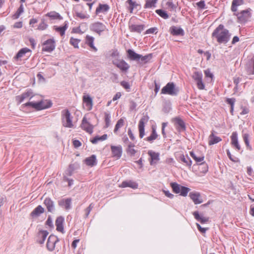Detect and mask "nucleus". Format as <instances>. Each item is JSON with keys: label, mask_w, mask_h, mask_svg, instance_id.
<instances>
[{"label": "nucleus", "mask_w": 254, "mask_h": 254, "mask_svg": "<svg viewBox=\"0 0 254 254\" xmlns=\"http://www.w3.org/2000/svg\"><path fill=\"white\" fill-rule=\"evenodd\" d=\"M231 35L229 30L223 24H220L213 30L211 38L219 44L226 45L229 42Z\"/></svg>", "instance_id": "f257e3e1"}, {"label": "nucleus", "mask_w": 254, "mask_h": 254, "mask_svg": "<svg viewBox=\"0 0 254 254\" xmlns=\"http://www.w3.org/2000/svg\"><path fill=\"white\" fill-rule=\"evenodd\" d=\"M252 9L248 8L245 10H242L240 12L234 13L237 17V22L240 23H247L252 17Z\"/></svg>", "instance_id": "f03ea898"}, {"label": "nucleus", "mask_w": 254, "mask_h": 254, "mask_svg": "<svg viewBox=\"0 0 254 254\" xmlns=\"http://www.w3.org/2000/svg\"><path fill=\"white\" fill-rule=\"evenodd\" d=\"M179 90L176 87L173 82H168L161 89V93L163 94H168L172 96H177L178 94Z\"/></svg>", "instance_id": "7ed1b4c3"}, {"label": "nucleus", "mask_w": 254, "mask_h": 254, "mask_svg": "<svg viewBox=\"0 0 254 254\" xmlns=\"http://www.w3.org/2000/svg\"><path fill=\"white\" fill-rule=\"evenodd\" d=\"M72 117L68 110H63L62 112V121L63 126L66 127L72 128L73 125L72 122Z\"/></svg>", "instance_id": "20e7f679"}, {"label": "nucleus", "mask_w": 254, "mask_h": 254, "mask_svg": "<svg viewBox=\"0 0 254 254\" xmlns=\"http://www.w3.org/2000/svg\"><path fill=\"white\" fill-rule=\"evenodd\" d=\"M89 29L93 32L101 35L103 32L107 30L106 26L103 23L97 21L91 23L89 26Z\"/></svg>", "instance_id": "39448f33"}, {"label": "nucleus", "mask_w": 254, "mask_h": 254, "mask_svg": "<svg viewBox=\"0 0 254 254\" xmlns=\"http://www.w3.org/2000/svg\"><path fill=\"white\" fill-rule=\"evenodd\" d=\"M35 96L34 93L31 89L26 90L24 92L20 95L15 97V100L18 104H21L25 99H29L31 100Z\"/></svg>", "instance_id": "423d86ee"}, {"label": "nucleus", "mask_w": 254, "mask_h": 254, "mask_svg": "<svg viewBox=\"0 0 254 254\" xmlns=\"http://www.w3.org/2000/svg\"><path fill=\"white\" fill-rule=\"evenodd\" d=\"M59 242V239L55 235H51L48 239L46 244L47 249L50 251H53L55 249L56 244Z\"/></svg>", "instance_id": "0eeeda50"}, {"label": "nucleus", "mask_w": 254, "mask_h": 254, "mask_svg": "<svg viewBox=\"0 0 254 254\" xmlns=\"http://www.w3.org/2000/svg\"><path fill=\"white\" fill-rule=\"evenodd\" d=\"M31 50L28 48H23L21 49L13 59L16 61L21 60V58L26 57V59L29 58L31 55Z\"/></svg>", "instance_id": "6e6552de"}, {"label": "nucleus", "mask_w": 254, "mask_h": 254, "mask_svg": "<svg viewBox=\"0 0 254 254\" xmlns=\"http://www.w3.org/2000/svg\"><path fill=\"white\" fill-rule=\"evenodd\" d=\"M149 120V117L148 116H143L138 124V130H139V136L140 138H143L145 134L144 127L145 124H146Z\"/></svg>", "instance_id": "1a4fd4ad"}, {"label": "nucleus", "mask_w": 254, "mask_h": 254, "mask_svg": "<svg viewBox=\"0 0 254 254\" xmlns=\"http://www.w3.org/2000/svg\"><path fill=\"white\" fill-rule=\"evenodd\" d=\"M43 45L45 46L42 48V51L51 53L53 51L56 47V42L53 38L49 39L45 41Z\"/></svg>", "instance_id": "9d476101"}, {"label": "nucleus", "mask_w": 254, "mask_h": 254, "mask_svg": "<svg viewBox=\"0 0 254 254\" xmlns=\"http://www.w3.org/2000/svg\"><path fill=\"white\" fill-rule=\"evenodd\" d=\"M113 64L123 72H127L130 67L124 60H115L113 61Z\"/></svg>", "instance_id": "9b49d317"}, {"label": "nucleus", "mask_w": 254, "mask_h": 254, "mask_svg": "<svg viewBox=\"0 0 254 254\" xmlns=\"http://www.w3.org/2000/svg\"><path fill=\"white\" fill-rule=\"evenodd\" d=\"M174 122L177 130L179 132L186 130V127L184 121L179 117H176L174 119Z\"/></svg>", "instance_id": "f8f14e48"}, {"label": "nucleus", "mask_w": 254, "mask_h": 254, "mask_svg": "<svg viewBox=\"0 0 254 254\" xmlns=\"http://www.w3.org/2000/svg\"><path fill=\"white\" fill-rule=\"evenodd\" d=\"M43 203L46 207L48 212L54 213L55 211L56 207L55 202L51 198L46 197L44 199Z\"/></svg>", "instance_id": "ddd939ff"}, {"label": "nucleus", "mask_w": 254, "mask_h": 254, "mask_svg": "<svg viewBox=\"0 0 254 254\" xmlns=\"http://www.w3.org/2000/svg\"><path fill=\"white\" fill-rule=\"evenodd\" d=\"M111 150L114 157L116 158L117 159H119L121 157L123 152L122 147L121 145H111Z\"/></svg>", "instance_id": "4468645a"}, {"label": "nucleus", "mask_w": 254, "mask_h": 254, "mask_svg": "<svg viewBox=\"0 0 254 254\" xmlns=\"http://www.w3.org/2000/svg\"><path fill=\"white\" fill-rule=\"evenodd\" d=\"M49 232L47 230H40L36 236V241L40 244H43L47 238Z\"/></svg>", "instance_id": "2eb2a0df"}, {"label": "nucleus", "mask_w": 254, "mask_h": 254, "mask_svg": "<svg viewBox=\"0 0 254 254\" xmlns=\"http://www.w3.org/2000/svg\"><path fill=\"white\" fill-rule=\"evenodd\" d=\"M58 205L66 210H68L71 208V199L68 198L66 199L62 198L58 200Z\"/></svg>", "instance_id": "dca6fc26"}, {"label": "nucleus", "mask_w": 254, "mask_h": 254, "mask_svg": "<svg viewBox=\"0 0 254 254\" xmlns=\"http://www.w3.org/2000/svg\"><path fill=\"white\" fill-rule=\"evenodd\" d=\"M189 196L195 204H200L203 202L202 199L200 198V194L198 192H190L189 193Z\"/></svg>", "instance_id": "f3484780"}, {"label": "nucleus", "mask_w": 254, "mask_h": 254, "mask_svg": "<svg viewBox=\"0 0 254 254\" xmlns=\"http://www.w3.org/2000/svg\"><path fill=\"white\" fill-rule=\"evenodd\" d=\"M64 217L60 216L57 218L55 222V225L56 226V230L62 233H64Z\"/></svg>", "instance_id": "a211bd4d"}, {"label": "nucleus", "mask_w": 254, "mask_h": 254, "mask_svg": "<svg viewBox=\"0 0 254 254\" xmlns=\"http://www.w3.org/2000/svg\"><path fill=\"white\" fill-rule=\"evenodd\" d=\"M81 127L83 130L90 134L93 132V126L87 122L85 117H84L82 119Z\"/></svg>", "instance_id": "6ab92c4d"}, {"label": "nucleus", "mask_w": 254, "mask_h": 254, "mask_svg": "<svg viewBox=\"0 0 254 254\" xmlns=\"http://www.w3.org/2000/svg\"><path fill=\"white\" fill-rule=\"evenodd\" d=\"M127 58L130 60L135 61L137 62H140V58L141 57V55L136 53L132 49H128L127 51Z\"/></svg>", "instance_id": "aec40b11"}, {"label": "nucleus", "mask_w": 254, "mask_h": 254, "mask_svg": "<svg viewBox=\"0 0 254 254\" xmlns=\"http://www.w3.org/2000/svg\"><path fill=\"white\" fill-rule=\"evenodd\" d=\"M179 162L184 163L186 166L190 168L192 164V161L187 155L181 154L178 158Z\"/></svg>", "instance_id": "412c9836"}, {"label": "nucleus", "mask_w": 254, "mask_h": 254, "mask_svg": "<svg viewBox=\"0 0 254 254\" xmlns=\"http://www.w3.org/2000/svg\"><path fill=\"white\" fill-rule=\"evenodd\" d=\"M170 32L173 36H181L185 35L184 30L181 27L172 26L170 28Z\"/></svg>", "instance_id": "4be33fe9"}, {"label": "nucleus", "mask_w": 254, "mask_h": 254, "mask_svg": "<svg viewBox=\"0 0 254 254\" xmlns=\"http://www.w3.org/2000/svg\"><path fill=\"white\" fill-rule=\"evenodd\" d=\"M148 154L150 157V159L149 160L150 164L152 165L154 163H156L157 161H159L160 154L158 152H155L152 150H149L148 152Z\"/></svg>", "instance_id": "5701e85b"}, {"label": "nucleus", "mask_w": 254, "mask_h": 254, "mask_svg": "<svg viewBox=\"0 0 254 254\" xmlns=\"http://www.w3.org/2000/svg\"><path fill=\"white\" fill-rule=\"evenodd\" d=\"M214 132L215 131L214 130H212L211 132V134L209 136V145H212L216 144L222 140V139L220 137L215 135Z\"/></svg>", "instance_id": "b1692460"}, {"label": "nucleus", "mask_w": 254, "mask_h": 254, "mask_svg": "<svg viewBox=\"0 0 254 254\" xmlns=\"http://www.w3.org/2000/svg\"><path fill=\"white\" fill-rule=\"evenodd\" d=\"M138 187V184L131 180L123 181L120 185V187L121 188H124L129 187L133 189H136Z\"/></svg>", "instance_id": "393cba45"}, {"label": "nucleus", "mask_w": 254, "mask_h": 254, "mask_svg": "<svg viewBox=\"0 0 254 254\" xmlns=\"http://www.w3.org/2000/svg\"><path fill=\"white\" fill-rule=\"evenodd\" d=\"M80 166L78 163H74L73 164H71L69 165L68 168L65 172V174L66 176H71L74 172V171L76 170H77L79 168Z\"/></svg>", "instance_id": "a878e982"}, {"label": "nucleus", "mask_w": 254, "mask_h": 254, "mask_svg": "<svg viewBox=\"0 0 254 254\" xmlns=\"http://www.w3.org/2000/svg\"><path fill=\"white\" fill-rule=\"evenodd\" d=\"M45 211L44 208L40 205H38L30 213V216L33 218H37L43 213Z\"/></svg>", "instance_id": "bb28decb"}, {"label": "nucleus", "mask_w": 254, "mask_h": 254, "mask_svg": "<svg viewBox=\"0 0 254 254\" xmlns=\"http://www.w3.org/2000/svg\"><path fill=\"white\" fill-rule=\"evenodd\" d=\"M109 9L110 6L108 4L99 3L96 9L95 13L97 15L99 14L100 13H106Z\"/></svg>", "instance_id": "cd10ccee"}, {"label": "nucleus", "mask_w": 254, "mask_h": 254, "mask_svg": "<svg viewBox=\"0 0 254 254\" xmlns=\"http://www.w3.org/2000/svg\"><path fill=\"white\" fill-rule=\"evenodd\" d=\"M94 38L90 35L85 37V43L91 48L94 52L97 51V48L94 45Z\"/></svg>", "instance_id": "c85d7f7f"}, {"label": "nucleus", "mask_w": 254, "mask_h": 254, "mask_svg": "<svg viewBox=\"0 0 254 254\" xmlns=\"http://www.w3.org/2000/svg\"><path fill=\"white\" fill-rule=\"evenodd\" d=\"M246 71L248 75H254V56L250 59L247 64Z\"/></svg>", "instance_id": "c756f323"}, {"label": "nucleus", "mask_w": 254, "mask_h": 254, "mask_svg": "<svg viewBox=\"0 0 254 254\" xmlns=\"http://www.w3.org/2000/svg\"><path fill=\"white\" fill-rule=\"evenodd\" d=\"M144 27L145 26L143 24H131L129 25V29L131 32L140 33L144 30Z\"/></svg>", "instance_id": "7c9ffc66"}, {"label": "nucleus", "mask_w": 254, "mask_h": 254, "mask_svg": "<svg viewBox=\"0 0 254 254\" xmlns=\"http://www.w3.org/2000/svg\"><path fill=\"white\" fill-rule=\"evenodd\" d=\"M68 28V22L65 21L63 26H54V29L58 32H59L61 36H63L65 34V31Z\"/></svg>", "instance_id": "2f4dec72"}, {"label": "nucleus", "mask_w": 254, "mask_h": 254, "mask_svg": "<svg viewBox=\"0 0 254 254\" xmlns=\"http://www.w3.org/2000/svg\"><path fill=\"white\" fill-rule=\"evenodd\" d=\"M231 138L232 144L235 146L237 150H240L241 146L238 142V133L236 131H234L232 133Z\"/></svg>", "instance_id": "473e14b6"}, {"label": "nucleus", "mask_w": 254, "mask_h": 254, "mask_svg": "<svg viewBox=\"0 0 254 254\" xmlns=\"http://www.w3.org/2000/svg\"><path fill=\"white\" fill-rule=\"evenodd\" d=\"M85 163L89 166H94L97 164L96 156L95 155H92L91 156L86 158L84 160Z\"/></svg>", "instance_id": "72a5a7b5"}, {"label": "nucleus", "mask_w": 254, "mask_h": 254, "mask_svg": "<svg viewBox=\"0 0 254 254\" xmlns=\"http://www.w3.org/2000/svg\"><path fill=\"white\" fill-rule=\"evenodd\" d=\"M39 105V110L47 109L51 107L52 105V103L50 101L48 100H41L37 102Z\"/></svg>", "instance_id": "f704fd0d"}, {"label": "nucleus", "mask_w": 254, "mask_h": 254, "mask_svg": "<svg viewBox=\"0 0 254 254\" xmlns=\"http://www.w3.org/2000/svg\"><path fill=\"white\" fill-rule=\"evenodd\" d=\"M194 218L198 221H199L201 224H204L207 222L209 220L208 217H202L200 215L198 211H195L192 213Z\"/></svg>", "instance_id": "c9c22d12"}, {"label": "nucleus", "mask_w": 254, "mask_h": 254, "mask_svg": "<svg viewBox=\"0 0 254 254\" xmlns=\"http://www.w3.org/2000/svg\"><path fill=\"white\" fill-rule=\"evenodd\" d=\"M83 102L85 104L86 106L89 108V110L92 109L93 101L92 98L89 95H86L83 96Z\"/></svg>", "instance_id": "e433bc0d"}, {"label": "nucleus", "mask_w": 254, "mask_h": 254, "mask_svg": "<svg viewBox=\"0 0 254 254\" xmlns=\"http://www.w3.org/2000/svg\"><path fill=\"white\" fill-rule=\"evenodd\" d=\"M158 136V135L156 131L155 128L152 127V131H151V134L149 136L145 138L144 140H145L150 143H152L153 140H155L157 138Z\"/></svg>", "instance_id": "4c0bfd02"}, {"label": "nucleus", "mask_w": 254, "mask_h": 254, "mask_svg": "<svg viewBox=\"0 0 254 254\" xmlns=\"http://www.w3.org/2000/svg\"><path fill=\"white\" fill-rule=\"evenodd\" d=\"M243 3V0H233L231 5V10L233 12H236L237 11V7L242 5Z\"/></svg>", "instance_id": "58836bf2"}, {"label": "nucleus", "mask_w": 254, "mask_h": 254, "mask_svg": "<svg viewBox=\"0 0 254 254\" xmlns=\"http://www.w3.org/2000/svg\"><path fill=\"white\" fill-rule=\"evenodd\" d=\"M46 16L50 17L52 19L61 20L63 19L62 16L59 13L55 11L48 12L46 14Z\"/></svg>", "instance_id": "ea45409f"}, {"label": "nucleus", "mask_w": 254, "mask_h": 254, "mask_svg": "<svg viewBox=\"0 0 254 254\" xmlns=\"http://www.w3.org/2000/svg\"><path fill=\"white\" fill-rule=\"evenodd\" d=\"M158 0H145V4L144 5V8L155 7Z\"/></svg>", "instance_id": "a19ab883"}, {"label": "nucleus", "mask_w": 254, "mask_h": 254, "mask_svg": "<svg viewBox=\"0 0 254 254\" xmlns=\"http://www.w3.org/2000/svg\"><path fill=\"white\" fill-rule=\"evenodd\" d=\"M170 186L173 190V191L175 193H179L181 190L182 186L178 184L176 182H172L170 184Z\"/></svg>", "instance_id": "79ce46f5"}, {"label": "nucleus", "mask_w": 254, "mask_h": 254, "mask_svg": "<svg viewBox=\"0 0 254 254\" xmlns=\"http://www.w3.org/2000/svg\"><path fill=\"white\" fill-rule=\"evenodd\" d=\"M152 54H149L144 56L141 55V57L140 58V62L139 63L141 64H146L149 61H150L152 59Z\"/></svg>", "instance_id": "37998d69"}, {"label": "nucleus", "mask_w": 254, "mask_h": 254, "mask_svg": "<svg viewBox=\"0 0 254 254\" xmlns=\"http://www.w3.org/2000/svg\"><path fill=\"white\" fill-rule=\"evenodd\" d=\"M243 137L244 142L246 145L247 149L250 151L252 150V147L250 144V142H249V134L244 133L243 134Z\"/></svg>", "instance_id": "c03bdc74"}, {"label": "nucleus", "mask_w": 254, "mask_h": 254, "mask_svg": "<svg viewBox=\"0 0 254 254\" xmlns=\"http://www.w3.org/2000/svg\"><path fill=\"white\" fill-rule=\"evenodd\" d=\"M155 12L157 14H158L160 17L162 18L166 19L169 17V16L167 12L161 9H156Z\"/></svg>", "instance_id": "a18cd8bd"}, {"label": "nucleus", "mask_w": 254, "mask_h": 254, "mask_svg": "<svg viewBox=\"0 0 254 254\" xmlns=\"http://www.w3.org/2000/svg\"><path fill=\"white\" fill-rule=\"evenodd\" d=\"M24 12V7L22 4H21L16 12L13 15V19H17L20 15Z\"/></svg>", "instance_id": "49530a36"}, {"label": "nucleus", "mask_w": 254, "mask_h": 254, "mask_svg": "<svg viewBox=\"0 0 254 254\" xmlns=\"http://www.w3.org/2000/svg\"><path fill=\"white\" fill-rule=\"evenodd\" d=\"M202 73L201 71H196L193 72L192 77L196 82L202 79Z\"/></svg>", "instance_id": "de8ad7c7"}, {"label": "nucleus", "mask_w": 254, "mask_h": 254, "mask_svg": "<svg viewBox=\"0 0 254 254\" xmlns=\"http://www.w3.org/2000/svg\"><path fill=\"white\" fill-rule=\"evenodd\" d=\"M104 118H105V128H107L110 126L111 122V116L109 113L108 112L104 113Z\"/></svg>", "instance_id": "09e8293b"}, {"label": "nucleus", "mask_w": 254, "mask_h": 254, "mask_svg": "<svg viewBox=\"0 0 254 254\" xmlns=\"http://www.w3.org/2000/svg\"><path fill=\"white\" fill-rule=\"evenodd\" d=\"M124 125V120L122 118H121L120 120H119L115 126L114 132L115 133H116L118 130L120 128L123 127Z\"/></svg>", "instance_id": "8fccbe9b"}, {"label": "nucleus", "mask_w": 254, "mask_h": 254, "mask_svg": "<svg viewBox=\"0 0 254 254\" xmlns=\"http://www.w3.org/2000/svg\"><path fill=\"white\" fill-rule=\"evenodd\" d=\"M39 105L37 102H28L22 105L23 107H31L37 111L39 110Z\"/></svg>", "instance_id": "3c124183"}, {"label": "nucleus", "mask_w": 254, "mask_h": 254, "mask_svg": "<svg viewBox=\"0 0 254 254\" xmlns=\"http://www.w3.org/2000/svg\"><path fill=\"white\" fill-rule=\"evenodd\" d=\"M127 2L129 5V10L130 12H132V10L134 8H137L138 6H140V5L137 4L135 1H133L132 0H127Z\"/></svg>", "instance_id": "603ef678"}, {"label": "nucleus", "mask_w": 254, "mask_h": 254, "mask_svg": "<svg viewBox=\"0 0 254 254\" xmlns=\"http://www.w3.org/2000/svg\"><path fill=\"white\" fill-rule=\"evenodd\" d=\"M190 154L191 156V157L196 162H200L204 160V156H200L197 157L195 154L193 152L191 151L190 152Z\"/></svg>", "instance_id": "864d4df0"}, {"label": "nucleus", "mask_w": 254, "mask_h": 254, "mask_svg": "<svg viewBox=\"0 0 254 254\" xmlns=\"http://www.w3.org/2000/svg\"><path fill=\"white\" fill-rule=\"evenodd\" d=\"M236 101V100L234 98H227L226 100V102L227 104L230 105L231 106V110L230 112L232 114L234 111V104Z\"/></svg>", "instance_id": "5fc2aeb1"}, {"label": "nucleus", "mask_w": 254, "mask_h": 254, "mask_svg": "<svg viewBox=\"0 0 254 254\" xmlns=\"http://www.w3.org/2000/svg\"><path fill=\"white\" fill-rule=\"evenodd\" d=\"M80 42V39H75L73 37H71L69 40V43L75 48H78V44Z\"/></svg>", "instance_id": "6e6d98bb"}, {"label": "nucleus", "mask_w": 254, "mask_h": 254, "mask_svg": "<svg viewBox=\"0 0 254 254\" xmlns=\"http://www.w3.org/2000/svg\"><path fill=\"white\" fill-rule=\"evenodd\" d=\"M190 190V188L182 186L180 192V195L183 196H186Z\"/></svg>", "instance_id": "4d7b16f0"}, {"label": "nucleus", "mask_w": 254, "mask_h": 254, "mask_svg": "<svg viewBox=\"0 0 254 254\" xmlns=\"http://www.w3.org/2000/svg\"><path fill=\"white\" fill-rule=\"evenodd\" d=\"M93 203H91L88 207H87L85 210V214L84 215V218H87L88 217L89 214H90L91 210L93 208Z\"/></svg>", "instance_id": "13d9d810"}, {"label": "nucleus", "mask_w": 254, "mask_h": 254, "mask_svg": "<svg viewBox=\"0 0 254 254\" xmlns=\"http://www.w3.org/2000/svg\"><path fill=\"white\" fill-rule=\"evenodd\" d=\"M75 15L81 19H88L90 17L89 15L88 14L79 12H76Z\"/></svg>", "instance_id": "bf43d9fd"}, {"label": "nucleus", "mask_w": 254, "mask_h": 254, "mask_svg": "<svg viewBox=\"0 0 254 254\" xmlns=\"http://www.w3.org/2000/svg\"><path fill=\"white\" fill-rule=\"evenodd\" d=\"M48 27V24L45 22L44 19H42L41 22L39 24L38 29L40 30L46 29Z\"/></svg>", "instance_id": "052dcab7"}, {"label": "nucleus", "mask_w": 254, "mask_h": 254, "mask_svg": "<svg viewBox=\"0 0 254 254\" xmlns=\"http://www.w3.org/2000/svg\"><path fill=\"white\" fill-rule=\"evenodd\" d=\"M126 151L128 155L131 156H134L137 152L133 148H127Z\"/></svg>", "instance_id": "680f3d73"}, {"label": "nucleus", "mask_w": 254, "mask_h": 254, "mask_svg": "<svg viewBox=\"0 0 254 254\" xmlns=\"http://www.w3.org/2000/svg\"><path fill=\"white\" fill-rule=\"evenodd\" d=\"M168 123L167 122H164L162 124V128H161V132L163 135V138H165L167 137L166 133L165 131V127L167 126Z\"/></svg>", "instance_id": "e2e57ef3"}, {"label": "nucleus", "mask_w": 254, "mask_h": 254, "mask_svg": "<svg viewBox=\"0 0 254 254\" xmlns=\"http://www.w3.org/2000/svg\"><path fill=\"white\" fill-rule=\"evenodd\" d=\"M196 5L198 8L200 9H205L206 7L205 6V3L204 0H201L199 2L196 3Z\"/></svg>", "instance_id": "0e129e2a"}, {"label": "nucleus", "mask_w": 254, "mask_h": 254, "mask_svg": "<svg viewBox=\"0 0 254 254\" xmlns=\"http://www.w3.org/2000/svg\"><path fill=\"white\" fill-rule=\"evenodd\" d=\"M196 82L197 84V87L199 89L203 90L204 89L205 85L202 81V79L198 81H196Z\"/></svg>", "instance_id": "69168bd1"}, {"label": "nucleus", "mask_w": 254, "mask_h": 254, "mask_svg": "<svg viewBox=\"0 0 254 254\" xmlns=\"http://www.w3.org/2000/svg\"><path fill=\"white\" fill-rule=\"evenodd\" d=\"M158 32V29L157 27H152L148 29H147L146 32L145 34H150V33H155L156 34Z\"/></svg>", "instance_id": "338daca9"}, {"label": "nucleus", "mask_w": 254, "mask_h": 254, "mask_svg": "<svg viewBox=\"0 0 254 254\" xmlns=\"http://www.w3.org/2000/svg\"><path fill=\"white\" fill-rule=\"evenodd\" d=\"M121 85L127 90L129 89L130 88L129 83L128 82L125 81H122L121 82Z\"/></svg>", "instance_id": "774afa93"}]
</instances>
